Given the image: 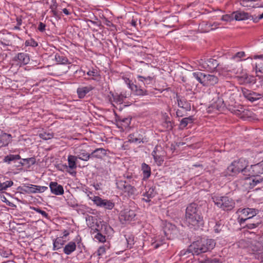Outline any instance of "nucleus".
Listing matches in <instances>:
<instances>
[{
	"mask_svg": "<svg viewBox=\"0 0 263 263\" xmlns=\"http://www.w3.org/2000/svg\"><path fill=\"white\" fill-rule=\"evenodd\" d=\"M33 210L36 211L37 212L41 214L43 216L45 217H47L48 216L47 213L45 211L41 210L39 208H33Z\"/></svg>",
	"mask_w": 263,
	"mask_h": 263,
	"instance_id": "51",
	"label": "nucleus"
},
{
	"mask_svg": "<svg viewBox=\"0 0 263 263\" xmlns=\"http://www.w3.org/2000/svg\"><path fill=\"white\" fill-rule=\"evenodd\" d=\"M95 238L101 242H104L106 241L105 237L99 233H97L95 236Z\"/></svg>",
	"mask_w": 263,
	"mask_h": 263,
	"instance_id": "46",
	"label": "nucleus"
},
{
	"mask_svg": "<svg viewBox=\"0 0 263 263\" xmlns=\"http://www.w3.org/2000/svg\"><path fill=\"white\" fill-rule=\"evenodd\" d=\"M153 155L155 160V162H157L158 165H161L163 161V159H162V158L160 156L157 155L156 153L155 152H153Z\"/></svg>",
	"mask_w": 263,
	"mask_h": 263,
	"instance_id": "42",
	"label": "nucleus"
},
{
	"mask_svg": "<svg viewBox=\"0 0 263 263\" xmlns=\"http://www.w3.org/2000/svg\"><path fill=\"white\" fill-rule=\"evenodd\" d=\"M142 171H143L144 179L148 178L151 175V168L145 163L142 164Z\"/></svg>",
	"mask_w": 263,
	"mask_h": 263,
	"instance_id": "28",
	"label": "nucleus"
},
{
	"mask_svg": "<svg viewBox=\"0 0 263 263\" xmlns=\"http://www.w3.org/2000/svg\"><path fill=\"white\" fill-rule=\"evenodd\" d=\"M204 74L201 72H194L192 74V76L191 78H194L196 79L199 83L201 84H203V78Z\"/></svg>",
	"mask_w": 263,
	"mask_h": 263,
	"instance_id": "33",
	"label": "nucleus"
},
{
	"mask_svg": "<svg viewBox=\"0 0 263 263\" xmlns=\"http://www.w3.org/2000/svg\"><path fill=\"white\" fill-rule=\"evenodd\" d=\"M126 241L127 243V247L129 248H131L132 246L134 244V237L132 236H129L128 238H126Z\"/></svg>",
	"mask_w": 263,
	"mask_h": 263,
	"instance_id": "48",
	"label": "nucleus"
},
{
	"mask_svg": "<svg viewBox=\"0 0 263 263\" xmlns=\"http://www.w3.org/2000/svg\"><path fill=\"white\" fill-rule=\"evenodd\" d=\"M75 154L78 155L77 157L83 161H88L91 158V155L86 150L80 148L76 149Z\"/></svg>",
	"mask_w": 263,
	"mask_h": 263,
	"instance_id": "15",
	"label": "nucleus"
},
{
	"mask_svg": "<svg viewBox=\"0 0 263 263\" xmlns=\"http://www.w3.org/2000/svg\"><path fill=\"white\" fill-rule=\"evenodd\" d=\"M230 110L233 113H234L235 114H239V113L241 112V110L240 109H236L235 108V107H230L229 108Z\"/></svg>",
	"mask_w": 263,
	"mask_h": 263,
	"instance_id": "55",
	"label": "nucleus"
},
{
	"mask_svg": "<svg viewBox=\"0 0 263 263\" xmlns=\"http://www.w3.org/2000/svg\"><path fill=\"white\" fill-rule=\"evenodd\" d=\"M201 263H221L219 259L214 258H206L201 261Z\"/></svg>",
	"mask_w": 263,
	"mask_h": 263,
	"instance_id": "43",
	"label": "nucleus"
},
{
	"mask_svg": "<svg viewBox=\"0 0 263 263\" xmlns=\"http://www.w3.org/2000/svg\"><path fill=\"white\" fill-rule=\"evenodd\" d=\"M152 245L153 246L155 249H157L160 246V244L156 242L153 243Z\"/></svg>",
	"mask_w": 263,
	"mask_h": 263,
	"instance_id": "63",
	"label": "nucleus"
},
{
	"mask_svg": "<svg viewBox=\"0 0 263 263\" xmlns=\"http://www.w3.org/2000/svg\"><path fill=\"white\" fill-rule=\"evenodd\" d=\"M211 26V24L208 22H203L200 24V29L203 32H208L213 30Z\"/></svg>",
	"mask_w": 263,
	"mask_h": 263,
	"instance_id": "30",
	"label": "nucleus"
},
{
	"mask_svg": "<svg viewBox=\"0 0 263 263\" xmlns=\"http://www.w3.org/2000/svg\"><path fill=\"white\" fill-rule=\"evenodd\" d=\"M105 252V249L104 247H101L98 250V255H100Z\"/></svg>",
	"mask_w": 263,
	"mask_h": 263,
	"instance_id": "58",
	"label": "nucleus"
},
{
	"mask_svg": "<svg viewBox=\"0 0 263 263\" xmlns=\"http://www.w3.org/2000/svg\"><path fill=\"white\" fill-rule=\"evenodd\" d=\"M261 223V221H258L257 222L253 221L252 223H250L248 224V227L249 229H253L254 228L257 227L260 223Z\"/></svg>",
	"mask_w": 263,
	"mask_h": 263,
	"instance_id": "50",
	"label": "nucleus"
},
{
	"mask_svg": "<svg viewBox=\"0 0 263 263\" xmlns=\"http://www.w3.org/2000/svg\"><path fill=\"white\" fill-rule=\"evenodd\" d=\"M245 55V53L243 51L237 52L234 57L233 58L235 59L236 58H238L240 59L242 57H243Z\"/></svg>",
	"mask_w": 263,
	"mask_h": 263,
	"instance_id": "54",
	"label": "nucleus"
},
{
	"mask_svg": "<svg viewBox=\"0 0 263 263\" xmlns=\"http://www.w3.org/2000/svg\"><path fill=\"white\" fill-rule=\"evenodd\" d=\"M246 211L248 212V219L253 218L255 216L257 213L258 211L255 209H251V208H246Z\"/></svg>",
	"mask_w": 263,
	"mask_h": 263,
	"instance_id": "38",
	"label": "nucleus"
},
{
	"mask_svg": "<svg viewBox=\"0 0 263 263\" xmlns=\"http://www.w3.org/2000/svg\"><path fill=\"white\" fill-rule=\"evenodd\" d=\"M194 119L193 116H190L187 118H183L180 122L179 128L183 129L189 124L192 123L194 122Z\"/></svg>",
	"mask_w": 263,
	"mask_h": 263,
	"instance_id": "24",
	"label": "nucleus"
},
{
	"mask_svg": "<svg viewBox=\"0 0 263 263\" xmlns=\"http://www.w3.org/2000/svg\"><path fill=\"white\" fill-rule=\"evenodd\" d=\"M40 137L44 140H49L53 138V135L52 133H43L40 134Z\"/></svg>",
	"mask_w": 263,
	"mask_h": 263,
	"instance_id": "41",
	"label": "nucleus"
},
{
	"mask_svg": "<svg viewBox=\"0 0 263 263\" xmlns=\"http://www.w3.org/2000/svg\"><path fill=\"white\" fill-rule=\"evenodd\" d=\"M55 60L59 64H65L68 62L67 59L64 56L55 55Z\"/></svg>",
	"mask_w": 263,
	"mask_h": 263,
	"instance_id": "39",
	"label": "nucleus"
},
{
	"mask_svg": "<svg viewBox=\"0 0 263 263\" xmlns=\"http://www.w3.org/2000/svg\"><path fill=\"white\" fill-rule=\"evenodd\" d=\"M257 57V56L254 57V58L256 59L255 62L256 72L263 74V57L260 55L258 57V58Z\"/></svg>",
	"mask_w": 263,
	"mask_h": 263,
	"instance_id": "20",
	"label": "nucleus"
},
{
	"mask_svg": "<svg viewBox=\"0 0 263 263\" xmlns=\"http://www.w3.org/2000/svg\"><path fill=\"white\" fill-rule=\"evenodd\" d=\"M203 79V85L205 86L213 85L216 84L218 81L217 77L211 74L206 75L204 74Z\"/></svg>",
	"mask_w": 263,
	"mask_h": 263,
	"instance_id": "11",
	"label": "nucleus"
},
{
	"mask_svg": "<svg viewBox=\"0 0 263 263\" xmlns=\"http://www.w3.org/2000/svg\"><path fill=\"white\" fill-rule=\"evenodd\" d=\"M199 64L201 66L202 68H204V64L206 65V61H205L202 59L199 61Z\"/></svg>",
	"mask_w": 263,
	"mask_h": 263,
	"instance_id": "59",
	"label": "nucleus"
},
{
	"mask_svg": "<svg viewBox=\"0 0 263 263\" xmlns=\"http://www.w3.org/2000/svg\"><path fill=\"white\" fill-rule=\"evenodd\" d=\"M218 206L225 211L232 210L235 206V203L232 199L228 197H222L215 202Z\"/></svg>",
	"mask_w": 263,
	"mask_h": 263,
	"instance_id": "6",
	"label": "nucleus"
},
{
	"mask_svg": "<svg viewBox=\"0 0 263 263\" xmlns=\"http://www.w3.org/2000/svg\"><path fill=\"white\" fill-rule=\"evenodd\" d=\"M177 102L178 106L182 108L183 109H185V111L190 110V105L188 102H187L185 100L182 98H180L177 96Z\"/></svg>",
	"mask_w": 263,
	"mask_h": 263,
	"instance_id": "21",
	"label": "nucleus"
},
{
	"mask_svg": "<svg viewBox=\"0 0 263 263\" xmlns=\"http://www.w3.org/2000/svg\"><path fill=\"white\" fill-rule=\"evenodd\" d=\"M36 189V185L31 184L30 186H25L24 191L27 193H35Z\"/></svg>",
	"mask_w": 263,
	"mask_h": 263,
	"instance_id": "36",
	"label": "nucleus"
},
{
	"mask_svg": "<svg viewBox=\"0 0 263 263\" xmlns=\"http://www.w3.org/2000/svg\"><path fill=\"white\" fill-rule=\"evenodd\" d=\"M232 15H234V18L238 21L249 19L251 17L248 13L240 11L234 12Z\"/></svg>",
	"mask_w": 263,
	"mask_h": 263,
	"instance_id": "16",
	"label": "nucleus"
},
{
	"mask_svg": "<svg viewBox=\"0 0 263 263\" xmlns=\"http://www.w3.org/2000/svg\"><path fill=\"white\" fill-rule=\"evenodd\" d=\"M13 184L12 181H7L3 183L0 181V191L6 190L7 188L11 186Z\"/></svg>",
	"mask_w": 263,
	"mask_h": 263,
	"instance_id": "35",
	"label": "nucleus"
},
{
	"mask_svg": "<svg viewBox=\"0 0 263 263\" xmlns=\"http://www.w3.org/2000/svg\"><path fill=\"white\" fill-rule=\"evenodd\" d=\"M233 19L234 15H233L232 14L231 15L228 14L223 15L221 17V20L226 22H230L233 20Z\"/></svg>",
	"mask_w": 263,
	"mask_h": 263,
	"instance_id": "45",
	"label": "nucleus"
},
{
	"mask_svg": "<svg viewBox=\"0 0 263 263\" xmlns=\"http://www.w3.org/2000/svg\"><path fill=\"white\" fill-rule=\"evenodd\" d=\"M143 196L147 197V199L143 198V199L146 202L149 201V199L154 196V189L152 187L149 188V190L145 193Z\"/></svg>",
	"mask_w": 263,
	"mask_h": 263,
	"instance_id": "34",
	"label": "nucleus"
},
{
	"mask_svg": "<svg viewBox=\"0 0 263 263\" xmlns=\"http://www.w3.org/2000/svg\"><path fill=\"white\" fill-rule=\"evenodd\" d=\"M78 157L77 156L69 155L68 157V166L71 169L75 168L77 167L76 161Z\"/></svg>",
	"mask_w": 263,
	"mask_h": 263,
	"instance_id": "27",
	"label": "nucleus"
},
{
	"mask_svg": "<svg viewBox=\"0 0 263 263\" xmlns=\"http://www.w3.org/2000/svg\"><path fill=\"white\" fill-rule=\"evenodd\" d=\"M17 59L21 63L24 65L27 64L30 60L29 55L25 53H18Z\"/></svg>",
	"mask_w": 263,
	"mask_h": 263,
	"instance_id": "25",
	"label": "nucleus"
},
{
	"mask_svg": "<svg viewBox=\"0 0 263 263\" xmlns=\"http://www.w3.org/2000/svg\"><path fill=\"white\" fill-rule=\"evenodd\" d=\"M97 73V72L96 71H95V70L89 71L87 72V74L88 76H96Z\"/></svg>",
	"mask_w": 263,
	"mask_h": 263,
	"instance_id": "60",
	"label": "nucleus"
},
{
	"mask_svg": "<svg viewBox=\"0 0 263 263\" xmlns=\"http://www.w3.org/2000/svg\"><path fill=\"white\" fill-rule=\"evenodd\" d=\"M98 206L106 210H111L114 206V203L110 200L103 199L99 196L90 198Z\"/></svg>",
	"mask_w": 263,
	"mask_h": 263,
	"instance_id": "8",
	"label": "nucleus"
},
{
	"mask_svg": "<svg viewBox=\"0 0 263 263\" xmlns=\"http://www.w3.org/2000/svg\"><path fill=\"white\" fill-rule=\"evenodd\" d=\"M45 25L43 24V23H40L38 27V29L40 31L43 32L45 29Z\"/></svg>",
	"mask_w": 263,
	"mask_h": 263,
	"instance_id": "56",
	"label": "nucleus"
},
{
	"mask_svg": "<svg viewBox=\"0 0 263 263\" xmlns=\"http://www.w3.org/2000/svg\"><path fill=\"white\" fill-rule=\"evenodd\" d=\"M215 246V242L213 239L197 240L193 242L188 249V251L193 255H198L213 249Z\"/></svg>",
	"mask_w": 263,
	"mask_h": 263,
	"instance_id": "2",
	"label": "nucleus"
},
{
	"mask_svg": "<svg viewBox=\"0 0 263 263\" xmlns=\"http://www.w3.org/2000/svg\"><path fill=\"white\" fill-rule=\"evenodd\" d=\"M49 186L51 192L55 195H62L64 193L63 186L56 182H51Z\"/></svg>",
	"mask_w": 263,
	"mask_h": 263,
	"instance_id": "12",
	"label": "nucleus"
},
{
	"mask_svg": "<svg viewBox=\"0 0 263 263\" xmlns=\"http://www.w3.org/2000/svg\"><path fill=\"white\" fill-rule=\"evenodd\" d=\"M163 231L165 235L168 239H173L178 236L179 231L177 227L171 223H166Z\"/></svg>",
	"mask_w": 263,
	"mask_h": 263,
	"instance_id": "7",
	"label": "nucleus"
},
{
	"mask_svg": "<svg viewBox=\"0 0 263 263\" xmlns=\"http://www.w3.org/2000/svg\"><path fill=\"white\" fill-rule=\"evenodd\" d=\"M11 135L3 133L0 136V144L1 146H6L11 142Z\"/></svg>",
	"mask_w": 263,
	"mask_h": 263,
	"instance_id": "17",
	"label": "nucleus"
},
{
	"mask_svg": "<svg viewBox=\"0 0 263 263\" xmlns=\"http://www.w3.org/2000/svg\"><path fill=\"white\" fill-rule=\"evenodd\" d=\"M241 91L244 97L252 102L260 99L262 97V95L252 91L245 88H241Z\"/></svg>",
	"mask_w": 263,
	"mask_h": 263,
	"instance_id": "9",
	"label": "nucleus"
},
{
	"mask_svg": "<svg viewBox=\"0 0 263 263\" xmlns=\"http://www.w3.org/2000/svg\"><path fill=\"white\" fill-rule=\"evenodd\" d=\"M114 99L120 103H122L123 101V96L122 95L114 96Z\"/></svg>",
	"mask_w": 263,
	"mask_h": 263,
	"instance_id": "53",
	"label": "nucleus"
},
{
	"mask_svg": "<svg viewBox=\"0 0 263 263\" xmlns=\"http://www.w3.org/2000/svg\"><path fill=\"white\" fill-rule=\"evenodd\" d=\"M62 241V240L61 238H58L55 240L53 243V249L54 250L61 248V247L63 245Z\"/></svg>",
	"mask_w": 263,
	"mask_h": 263,
	"instance_id": "40",
	"label": "nucleus"
},
{
	"mask_svg": "<svg viewBox=\"0 0 263 263\" xmlns=\"http://www.w3.org/2000/svg\"><path fill=\"white\" fill-rule=\"evenodd\" d=\"M246 208L243 209H239L237 211L238 213H241V215H239L238 217V221L240 224H242L243 222H245L246 220H248V212L246 211Z\"/></svg>",
	"mask_w": 263,
	"mask_h": 263,
	"instance_id": "22",
	"label": "nucleus"
},
{
	"mask_svg": "<svg viewBox=\"0 0 263 263\" xmlns=\"http://www.w3.org/2000/svg\"><path fill=\"white\" fill-rule=\"evenodd\" d=\"M17 25L20 26L22 24V19L20 17L16 18Z\"/></svg>",
	"mask_w": 263,
	"mask_h": 263,
	"instance_id": "61",
	"label": "nucleus"
},
{
	"mask_svg": "<svg viewBox=\"0 0 263 263\" xmlns=\"http://www.w3.org/2000/svg\"><path fill=\"white\" fill-rule=\"evenodd\" d=\"M185 221L189 227L195 229L203 225V217L195 203H191L186 208Z\"/></svg>",
	"mask_w": 263,
	"mask_h": 263,
	"instance_id": "1",
	"label": "nucleus"
},
{
	"mask_svg": "<svg viewBox=\"0 0 263 263\" xmlns=\"http://www.w3.org/2000/svg\"><path fill=\"white\" fill-rule=\"evenodd\" d=\"M235 79L241 85L250 84L253 81V78L251 76H249L245 72H241L240 75L236 76Z\"/></svg>",
	"mask_w": 263,
	"mask_h": 263,
	"instance_id": "10",
	"label": "nucleus"
},
{
	"mask_svg": "<svg viewBox=\"0 0 263 263\" xmlns=\"http://www.w3.org/2000/svg\"><path fill=\"white\" fill-rule=\"evenodd\" d=\"M23 161L31 165L34 164L36 162L35 159L34 157L29 158L27 159H23Z\"/></svg>",
	"mask_w": 263,
	"mask_h": 263,
	"instance_id": "47",
	"label": "nucleus"
},
{
	"mask_svg": "<svg viewBox=\"0 0 263 263\" xmlns=\"http://www.w3.org/2000/svg\"><path fill=\"white\" fill-rule=\"evenodd\" d=\"M117 187L123 193L126 194L128 196L135 194L136 189L128 182L123 180H119L116 182Z\"/></svg>",
	"mask_w": 263,
	"mask_h": 263,
	"instance_id": "5",
	"label": "nucleus"
},
{
	"mask_svg": "<svg viewBox=\"0 0 263 263\" xmlns=\"http://www.w3.org/2000/svg\"><path fill=\"white\" fill-rule=\"evenodd\" d=\"M91 88L90 87H84L82 88H79L77 90V92L79 96V98H83L85 95L88 93Z\"/></svg>",
	"mask_w": 263,
	"mask_h": 263,
	"instance_id": "32",
	"label": "nucleus"
},
{
	"mask_svg": "<svg viewBox=\"0 0 263 263\" xmlns=\"http://www.w3.org/2000/svg\"><path fill=\"white\" fill-rule=\"evenodd\" d=\"M106 154V150L103 148H97L94 150L90 154L91 158H96L97 159H102L103 156Z\"/></svg>",
	"mask_w": 263,
	"mask_h": 263,
	"instance_id": "18",
	"label": "nucleus"
},
{
	"mask_svg": "<svg viewBox=\"0 0 263 263\" xmlns=\"http://www.w3.org/2000/svg\"><path fill=\"white\" fill-rule=\"evenodd\" d=\"M76 245L74 242H70L67 245L64 249V253L66 254H69L76 250Z\"/></svg>",
	"mask_w": 263,
	"mask_h": 263,
	"instance_id": "26",
	"label": "nucleus"
},
{
	"mask_svg": "<svg viewBox=\"0 0 263 263\" xmlns=\"http://www.w3.org/2000/svg\"><path fill=\"white\" fill-rule=\"evenodd\" d=\"M248 164L244 159H239L233 161L227 168V174L229 175H235L241 172L246 174Z\"/></svg>",
	"mask_w": 263,
	"mask_h": 263,
	"instance_id": "4",
	"label": "nucleus"
},
{
	"mask_svg": "<svg viewBox=\"0 0 263 263\" xmlns=\"http://www.w3.org/2000/svg\"><path fill=\"white\" fill-rule=\"evenodd\" d=\"M20 159L21 157L19 155H9L4 157V162L9 164L11 161Z\"/></svg>",
	"mask_w": 263,
	"mask_h": 263,
	"instance_id": "29",
	"label": "nucleus"
},
{
	"mask_svg": "<svg viewBox=\"0 0 263 263\" xmlns=\"http://www.w3.org/2000/svg\"><path fill=\"white\" fill-rule=\"evenodd\" d=\"M129 141L132 142H136L138 141V139L136 138H134L133 135H130L129 136Z\"/></svg>",
	"mask_w": 263,
	"mask_h": 263,
	"instance_id": "57",
	"label": "nucleus"
},
{
	"mask_svg": "<svg viewBox=\"0 0 263 263\" xmlns=\"http://www.w3.org/2000/svg\"><path fill=\"white\" fill-rule=\"evenodd\" d=\"M36 188H37L36 189V193L37 192H40V193L44 192L46 190L48 189V187L46 186H37V185H36Z\"/></svg>",
	"mask_w": 263,
	"mask_h": 263,
	"instance_id": "52",
	"label": "nucleus"
},
{
	"mask_svg": "<svg viewBox=\"0 0 263 263\" xmlns=\"http://www.w3.org/2000/svg\"><path fill=\"white\" fill-rule=\"evenodd\" d=\"M252 250L258 253L259 255H261L260 259L261 260V261H263V246L258 243L257 246L255 245L253 246Z\"/></svg>",
	"mask_w": 263,
	"mask_h": 263,
	"instance_id": "31",
	"label": "nucleus"
},
{
	"mask_svg": "<svg viewBox=\"0 0 263 263\" xmlns=\"http://www.w3.org/2000/svg\"><path fill=\"white\" fill-rule=\"evenodd\" d=\"M138 79V80L135 81L136 84L130 83V81L129 79L126 81V83L128 85L129 87L134 91L137 95H147V91L142 87V84L145 86L152 83L154 78L151 77H143L139 76Z\"/></svg>",
	"mask_w": 263,
	"mask_h": 263,
	"instance_id": "3",
	"label": "nucleus"
},
{
	"mask_svg": "<svg viewBox=\"0 0 263 263\" xmlns=\"http://www.w3.org/2000/svg\"><path fill=\"white\" fill-rule=\"evenodd\" d=\"M249 178V180L251 181L249 183L252 187H253L263 182V178L261 177L259 175L251 176Z\"/></svg>",
	"mask_w": 263,
	"mask_h": 263,
	"instance_id": "23",
	"label": "nucleus"
},
{
	"mask_svg": "<svg viewBox=\"0 0 263 263\" xmlns=\"http://www.w3.org/2000/svg\"><path fill=\"white\" fill-rule=\"evenodd\" d=\"M204 69L213 70L218 66V63L216 60L210 59L207 60L206 65L204 64Z\"/></svg>",
	"mask_w": 263,
	"mask_h": 263,
	"instance_id": "19",
	"label": "nucleus"
},
{
	"mask_svg": "<svg viewBox=\"0 0 263 263\" xmlns=\"http://www.w3.org/2000/svg\"><path fill=\"white\" fill-rule=\"evenodd\" d=\"M240 4L243 7H254V1L253 0H240Z\"/></svg>",
	"mask_w": 263,
	"mask_h": 263,
	"instance_id": "37",
	"label": "nucleus"
},
{
	"mask_svg": "<svg viewBox=\"0 0 263 263\" xmlns=\"http://www.w3.org/2000/svg\"><path fill=\"white\" fill-rule=\"evenodd\" d=\"M186 111H185V109H183L182 108L178 109L176 111V115L178 117H182L185 115L184 113H186Z\"/></svg>",
	"mask_w": 263,
	"mask_h": 263,
	"instance_id": "49",
	"label": "nucleus"
},
{
	"mask_svg": "<svg viewBox=\"0 0 263 263\" xmlns=\"http://www.w3.org/2000/svg\"><path fill=\"white\" fill-rule=\"evenodd\" d=\"M58 5L57 4L55 0L51 1V4L50 5V8L52 12L53 13L54 15H57L56 9L57 8Z\"/></svg>",
	"mask_w": 263,
	"mask_h": 263,
	"instance_id": "44",
	"label": "nucleus"
},
{
	"mask_svg": "<svg viewBox=\"0 0 263 263\" xmlns=\"http://www.w3.org/2000/svg\"><path fill=\"white\" fill-rule=\"evenodd\" d=\"M130 119H128L125 118V119H124L123 120V121H123V122H125V123H126V124L128 125V124H129V122H130Z\"/></svg>",
	"mask_w": 263,
	"mask_h": 263,
	"instance_id": "62",
	"label": "nucleus"
},
{
	"mask_svg": "<svg viewBox=\"0 0 263 263\" xmlns=\"http://www.w3.org/2000/svg\"><path fill=\"white\" fill-rule=\"evenodd\" d=\"M263 18V13L259 15L258 18H256L255 20H254V22H257L258 20L262 18Z\"/></svg>",
	"mask_w": 263,
	"mask_h": 263,
	"instance_id": "64",
	"label": "nucleus"
},
{
	"mask_svg": "<svg viewBox=\"0 0 263 263\" xmlns=\"http://www.w3.org/2000/svg\"><path fill=\"white\" fill-rule=\"evenodd\" d=\"M252 172L249 174V176H256L263 174V162L262 161L256 164L251 165Z\"/></svg>",
	"mask_w": 263,
	"mask_h": 263,
	"instance_id": "13",
	"label": "nucleus"
},
{
	"mask_svg": "<svg viewBox=\"0 0 263 263\" xmlns=\"http://www.w3.org/2000/svg\"><path fill=\"white\" fill-rule=\"evenodd\" d=\"M136 216L135 212L130 209H125L121 212L120 216L125 220H132Z\"/></svg>",
	"mask_w": 263,
	"mask_h": 263,
	"instance_id": "14",
	"label": "nucleus"
}]
</instances>
